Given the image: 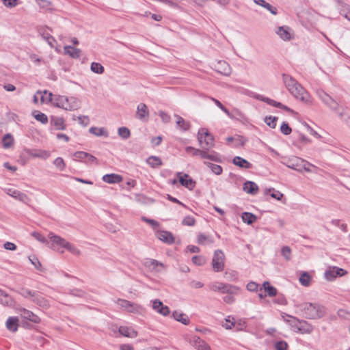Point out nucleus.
Masks as SVG:
<instances>
[{
  "label": "nucleus",
  "instance_id": "obj_1",
  "mask_svg": "<svg viewBox=\"0 0 350 350\" xmlns=\"http://www.w3.org/2000/svg\"><path fill=\"white\" fill-rule=\"evenodd\" d=\"M304 316L308 319H319L325 314L324 306L316 303L305 302L298 306Z\"/></svg>",
  "mask_w": 350,
  "mask_h": 350
},
{
  "label": "nucleus",
  "instance_id": "obj_2",
  "mask_svg": "<svg viewBox=\"0 0 350 350\" xmlns=\"http://www.w3.org/2000/svg\"><path fill=\"white\" fill-rule=\"evenodd\" d=\"M52 103L54 106L66 111H74L80 107V102L75 97L54 95Z\"/></svg>",
  "mask_w": 350,
  "mask_h": 350
},
{
  "label": "nucleus",
  "instance_id": "obj_3",
  "mask_svg": "<svg viewBox=\"0 0 350 350\" xmlns=\"http://www.w3.org/2000/svg\"><path fill=\"white\" fill-rule=\"evenodd\" d=\"M291 320L289 321V325L294 332L301 334H310L314 330V327L305 320H300L295 317H290Z\"/></svg>",
  "mask_w": 350,
  "mask_h": 350
},
{
  "label": "nucleus",
  "instance_id": "obj_4",
  "mask_svg": "<svg viewBox=\"0 0 350 350\" xmlns=\"http://www.w3.org/2000/svg\"><path fill=\"white\" fill-rule=\"evenodd\" d=\"M208 287L213 291L230 295H237L240 291V288L238 286L219 282H214L210 284Z\"/></svg>",
  "mask_w": 350,
  "mask_h": 350
},
{
  "label": "nucleus",
  "instance_id": "obj_5",
  "mask_svg": "<svg viewBox=\"0 0 350 350\" xmlns=\"http://www.w3.org/2000/svg\"><path fill=\"white\" fill-rule=\"evenodd\" d=\"M198 139L204 150H209V148L214 146V138L206 129H202L199 131Z\"/></svg>",
  "mask_w": 350,
  "mask_h": 350
},
{
  "label": "nucleus",
  "instance_id": "obj_6",
  "mask_svg": "<svg viewBox=\"0 0 350 350\" xmlns=\"http://www.w3.org/2000/svg\"><path fill=\"white\" fill-rule=\"evenodd\" d=\"M224 260L225 256L224 252L221 250H215L212 259L213 269L215 272L223 271L224 268Z\"/></svg>",
  "mask_w": 350,
  "mask_h": 350
},
{
  "label": "nucleus",
  "instance_id": "obj_7",
  "mask_svg": "<svg viewBox=\"0 0 350 350\" xmlns=\"http://www.w3.org/2000/svg\"><path fill=\"white\" fill-rule=\"evenodd\" d=\"M211 68L218 73L225 76H229L231 74V68L230 65L223 60L212 62Z\"/></svg>",
  "mask_w": 350,
  "mask_h": 350
},
{
  "label": "nucleus",
  "instance_id": "obj_8",
  "mask_svg": "<svg viewBox=\"0 0 350 350\" xmlns=\"http://www.w3.org/2000/svg\"><path fill=\"white\" fill-rule=\"evenodd\" d=\"M319 98L321 101L326 105L328 107L334 111H337L338 109V103L334 100L329 94L323 90H318L317 92Z\"/></svg>",
  "mask_w": 350,
  "mask_h": 350
},
{
  "label": "nucleus",
  "instance_id": "obj_9",
  "mask_svg": "<svg viewBox=\"0 0 350 350\" xmlns=\"http://www.w3.org/2000/svg\"><path fill=\"white\" fill-rule=\"evenodd\" d=\"M75 160L83 161L88 165L90 164H98V159L92 154L83 151H77L74 153Z\"/></svg>",
  "mask_w": 350,
  "mask_h": 350
},
{
  "label": "nucleus",
  "instance_id": "obj_10",
  "mask_svg": "<svg viewBox=\"0 0 350 350\" xmlns=\"http://www.w3.org/2000/svg\"><path fill=\"white\" fill-rule=\"evenodd\" d=\"M291 94L297 99L305 103H310L309 96L306 90L299 84V87L295 86L289 91Z\"/></svg>",
  "mask_w": 350,
  "mask_h": 350
},
{
  "label": "nucleus",
  "instance_id": "obj_11",
  "mask_svg": "<svg viewBox=\"0 0 350 350\" xmlns=\"http://www.w3.org/2000/svg\"><path fill=\"white\" fill-rule=\"evenodd\" d=\"M347 271L342 268L337 267H329L324 273L325 278L329 281L333 280L338 276H343Z\"/></svg>",
  "mask_w": 350,
  "mask_h": 350
},
{
  "label": "nucleus",
  "instance_id": "obj_12",
  "mask_svg": "<svg viewBox=\"0 0 350 350\" xmlns=\"http://www.w3.org/2000/svg\"><path fill=\"white\" fill-rule=\"evenodd\" d=\"M189 342L197 350H211L210 346L199 336H192L190 338Z\"/></svg>",
  "mask_w": 350,
  "mask_h": 350
},
{
  "label": "nucleus",
  "instance_id": "obj_13",
  "mask_svg": "<svg viewBox=\"0 0 350 350\" xmlns=\"http://www.w3.org/2000/svg\"><path fill=\"white\" fill-rule=\"evenodd\" d=\"M177 176L179 178V183L183 186L190 190H192L194 188L196 182L192 178H189L188 174H185L184 176H181V172H178Z\"/></svg>",
  "mask_w": 350,
  "mask_h": 350
},
{
  "label": "nucleus",
  "instance_id": "obj_14",
  "mask_svg": "<svg viewBox=\"0 0 350 350\" xmlns=\"http://www.w3.org/2000/svg\"><path fill=\"white\" fill-rule=\"evenodd\" d=\"M5 191L8 195L12 196V198H14L16 200L21 201L23 202H26L28 200V197L25 193H22L20 191L16 190L15 189H13V188L5 189Z\"/></svg>",
  "mask_w": 350,
  "mask_h": 350
},
{
  "label": "nucleus",
  "instance_id": "obj_15",
  "mask_svg": "<svg viewBox=\"0 0 350 350\" xmlns=\"http://www.w3.org/2000/svg\"><path fill=\"white\" fill-rule=\"evenodd\" d=\"M136 116L141 120H147L149 117V111L146 104L140 103L137 105Z\"/></svg>",
  "mask_w": 350,
  "mask_h": 350
},
{
  "label": "nucleus",
  "instance_id": "obj_16",
  "mask_svg": "<svg viewBox=\"0 0 350 350\" xmlns=\"http://www.w3.org/2000/svg\"><path fill=\"white\" fill-rule=\"evenodd\" d=\"M157 237L159 240L167 244H172L174 242V237L169 231L161 230L157 232Z\"/></svg>",
  "mask_w": 350,
  "mask_h": 350
},
{
  "label": "nucleus",
  "instance_id": "obj_17",
  "mask_svg": "<svg viewBox=\"0 0 350 350\" xmlns=\"http://www.w3.org/2000/svg\"><path fill=\"white\" fill-rule=\"evenodd\" d=\"M152 308L154 310L163 316H167L170 312L169 308L166 306H164L163 303L159 299H155L153 301Z\"/></svg>",
  "mask_w": 350,
  "mask_h": 350
},
{
  "label": "nucleus",
  "instance_id": "obj_18",
  "mask_svg": "<svg viewBox=\"0 0 350 350\" xmlns=\"http://www.w3.org/2000/svg\"><path fill=\"white\" fill-rule=\"evenodd\" d=\"M0 304L5 306L13 307L15 302L10 295L0 289Z\"/></svg>",
  "mask_w": 350,
  "mask_h": 350
},
{
  "label": "nucleus",
  "instance_id": "obj_19",
  "mask_svg": "<svg viewBox=\"0 0 350 350\" xmlns=\"http://www.w3.org/2000/svg\"><path fill=\"white\" fill-rule=\"evenodd\" d=\"M47 29L51 31V29L48 27H42L38 29V32L42 38L47 42L49 45H50L51 47H53V42H55V40L49 33L47 32Z\"/></svg>",
  "mask_w": 350,
  "mask_h": 350
},
{
  "label": "nucleus",
  "instance_id": "obj_20",
  "mask_svg": "<svg viewBox=\"0 0 350 350\" xmlns=\"http://www.w3.org/2000/svg\"><path fill=\"white\" fill-rule=\"evenodd\" d=\"M282 79L286 88L288 91L291 90L295 86L299 87V83L294 78L288 75L283 74Z\"/></svg>",
  "mask_w": 350,
  "mask_h": 350
},
{
  "label": "nucleus",
  "instance_id": "obj_21",
  "mask_svg": "<svg viewBox=\"0 0 350 350\" xmlns=\"http://www.w3.org/2000/svg\"><path fill=\"white\" fill-rule=\"evenodd\" d=\"M6 328L12 332H16L18 327V319L16 317H10L5 323Z\"/></svg>",
  "mask_w": 350,
  "mask_h": 350
},
{
  "label": "nucleus",
  "instance_id": "obj_22",
  "mask_svg": "<svg viewBox=\"0 0 350 350\" xmlns=\"http://www.w3.org/2000/svg\"><path fill=\"white\" fill-rule=\"evenodd\" d=\"M243 189L247 193L256 195L258 191V185L253 181H246L243 184Z\"/></svg>",
  "mask_w": 350,
  "mask_h": 350
},
{
  "label": "nucleus",
  "instance_id": "obj_23",
  "mask_svg": "<svg viewBox=\"0 0 350 350\" xmlns=\"http://www.w3.org/2000/svg\"><path fill=\"white\" fill-rule=\"evenodd\" d=\"M232 163L234 165L244 169H250L252 166V163H250L246 159L239 156L234 157Z\"/></svg>",
  "mask_w": 350,
  "mask_h": 350
},
{
  "label": "nucleus",
  "instance_id": "obj_24",
  "mask_svg": "<svg viewBox=\"0 0 350 350\" xmlns=\"http://www.w3.org/2000/svg\"><path fill=\"white\" fill-rule=\"evenodd\" d=\"M103 180L109 184L118 183L122 180V177L116 174H105L103 176Z\"/></svg>",
  "mask_w": 350,
  "mask_h": 350
},
{
  "label": "nucleus",
  "instance_id": "obj_25",
  "mask_svg": "<svg viewBox=\"0 0 350 350\" xmlns=\"http://www.w3.org/2000/svg\"><path fill=\"white\" fill-rule=\"evenodd\" d=\"M276 33L283 40H289L291 38L289 28L286 26L279 27L276 31Z\"/></svg>",
  "mask_w": 350,
  "mask_h": 350
},
{
  "label": "nucleus",
  "instance_id": "obj_26",
  "mask_svg": "<svg viewBox=\"0 0 350 350\" xmlns=\"http://www.w3.org/2000/svg\"><path fill=\"white\" fill-rule=\"evenodd\" d=\"M65 54L70 55L72 58H79L81 55V50L71 46H65L64 47Z\"/></svg>",
  "mask_w": 350,
  "mask_h": 350
},
{
  "label": "nucleus",
  "instance_id": "obj_27",
  "mask_svg": "<svg viewBox=\"0 0 350 350\" xmlns=\"http://www.w3.org/2000/svg\"><path fill=\"white\" fill-rule=\"evenodd\" d=\"M119 332L121 335L129 338H135L137 336V332L134 329L126 326L120 327Z\"/></svg>",
  "mask_w": 350,
  "mask_h": 350
},
{
  "label": "nucleus",
  "instance_id": "obj_28",
  "mask_svg": "<svg viewBox=\"0 0 350 350\" xmlns=\"http://www.w3.org/2000/svg\"><path fill=\"white\" fill-rule=\"evenodd\" d=\"M21 315L24 319H27V320H29L31 322H33L35 323H38L40 322V317L38 316H37L36 314H33L30 310L23 309L22 311Z\"/></svg>",
  "mask_w": 350,
  "mask_h": 350
},
{
  "label": "nucleus",
  "instance_id": "obj_29",
  "mask_svg": "<svg viewBox=\"0 0 350 350\" xmlns=\"http://www.w3.org/2000/svg\"><path fill=\"white\" fill-rule=\"evenodd\" d=\"M144 265L146 267L152 268L153 270L157 271H159V269H157L158 267H160L162 269L165 268V265L162 262L152 258L146 259L144 262Z\"/></svg>",
  "mask_w": 350,
  "mask_h": 350
},
{
  "label": "nucleus",
  "instance_id": "obj_30",
  "mask_svg": "<svg viewBox=\"0 0 350 350\" xmlns=\"http://www.w3.org/2000/svg\"><path fill=\"white\" fill-rule=\"evenodd\" d=\"M49 239L53 242V244H56L64 248L66 245L68 243V241H66L64 239L54 234L53 232H50L49 234Z\"/></svg>",
  "mask_w": 350,
  "mask_h": 350
},
{
  "label": "nucleus",
  "instance_id": "obj_31",
  "mask_svg": "<svg viewBox=\"0 0 350 350\" xmlns=\"http://www.w3.org/2000/svg\"><path fill=\"white\" fill-rule=\"evenodd\" d=\"M202 159H209L215 162L221 161V157L217 152L215 151L208 152V150H204V152H202Z\"/></svg>",
  "mask_w": 350,
  "mask_h": 350
},
{
  "label": "nucleus",
  "instance_id": "obj_32",
  "mask_svg": "<svg viewBox=\"0 0 350 350\" xmlns=\"http://www.w3.org/2000/svg\"><path fill=\"white\" fill-rule=\"evenodd\" d=\"M174 116L176 118V125L178 128L183 131H187L189 129L191 124L189 122L185 120V119L179 115L175 114Z\"/></svg>",
  "mask_w": 350,
  "mask_h": 350
},
{
  "label": "nucleus",
  "instance_id": "obj_33",
  "mask_svg": "<svg viewBox=\"0 0 350 350\" xmlns=\"http://www.w3.org/2000/svg\"><path fill=\"white\" fill-rule=\"evenodd\" d=\"M118 304L121 306V308H124L127 312H133L135 310L134 304L128 300L119 299L118 300Z\"/></svg>",
  "mask_w": 350,
  "mask_h": 350
},
{
  "label": "nucleus",
  "instance_id": "obj_34",
  "mask_svg": "<svg viewBox=\"0 0 350 350\" xmlns=\"http://www.w3.org/2000/svg\"><path fill=\"white\" fill-rule=\"evenodd\" d=\"M51 122L54 125L55 129L57 130H65L66 124L64 123V120L61 117H51Z\"/></svg>",
  "mask_w": 350,
  "mask_h": 350
},
{
  "label": "nucleus",
  "instance_id": "obj_35",
  "mask_svg": "<svg viewBox=\"0 0 350 350\" xmlns=\"http://www.w3.org/2000/svg\"><path fill=\"white\" fill-rule=\"evenodd\" d=\"M28 152L29 155L35 158L46 159L50 156L49 152L44 150H30Z\"/></svg>",
  "mask_w": 350,
  "mask_h": 350
},
{
  "label": "nucleus",
  "instance_id": "obj_36",
  "mask_svg": "<svg viewBox=\"0 0 350 350\" xmlns=\"http://www.w3.org/2000/svg\"><path fill=\"white\" fill-rule=\"evenodd\" d=\"M172 317L175 320L182 323L184 325L189 324V322H190L189 319L188 318V317L186 314H185L182 312H180L178 311H174L172 313Z\"/></svg>",
  "mask_w": 350,
  "mask_h": 350
},
{
  "label": "nucleus",
  "instance_id": "obj_37",
  "mask_svg": "<svg viewBox=\"0 0 350 350\" xmlns=\"http://www.w3.org/2000/svg\"><path fill=\"white\" fill-rule=\"evenodd\" d=\"M33 301L44 308H47L49 306V301L38 293L36 294V296L33 299Z\"/></svg>",
  "mask_w": 350,
  "mask_h": 350
},
{
  "label": "nucleus",
  "instance_id": "obj_38",
  "mask_svg": "<svg viewBox=\"0 0 350 350\" xmlns=\"http://www.w3.org/2000/svg\"><path fill=\"white\" fill-rule=\"evenodd\" d=\"M262 288L267 293V295L269 297H274L277 295V289L274 286H271L267 281L263 282Z\"/></svg>",
  "mask_w": 350,
  "mask_h": 350
},
{
  "label": "nucleus",
  "instance_id": "obj_39",
  "mask_svg": "<svg viewBox=\"0 0 350 350\" xmlns=\"http://www.w3.org/2000/svg\"><path fill=\"white\" fill-rule=\"evenodd\" d=\"M37 94H40V100L42 103H52L54 95L46 90L43 92L38 91Z\"/></svg>",
  "mask_w": 350,
  "mask_h": 350
},
{
  "label": "nucleus",
  "instance_id": "obj_40",
  "mask_svg": "<svg viewBox=\"0 0 350 350\" xmlns=\"http://www.w3.org/2000/svg\"><path fill=\"white\" fill-rule=\"evenodd\" d=\"M241 219L244 223L250 225L256 220L257 217L253 213L244 212L242 213Z\"/></svg>",
  "mask_w": 350,
  "mask_h": 350
},
{
  "label": "nucleus",
  "instance_id": "obj_41",
  "mask_svg": "<svg viewBox=\"0 0 350 350\" xmlns=\"http://www.w3.org/2000/svg\"><path fill=\"white\" fill-rule=\"evenodd\" d=\"M147 163L152 167H157L162 165L161 159L156 156H150L146 160Z\"/></svg>",
  "mask_w": 350,
  "mask_h": 350
},
{
  "label": "nucleus",
  "instance_id": "obj_42",
  "mask_svg": "<svg viewBox=\"0 0 350 350\" xmlns=\"http://www.w3.org/2000/svg\"><path fill=\"white\" fill-rule=\"evenodd\" d=\"M311 276L308 273L304 271L301 273L299 281L304 286H309L311 281Z\"/></svg>",
  "mask_w": 350,
  "mask_h": 350
},
{
  "label": "nucleus",
  "instance_id": "obj_43",
  "mask_svg": "<svg viewBox=\"0 0 350 350\" xmlns=\"http://www.w3.org/2000/svg\"><path fill=\"white\" fill-rule=\"evenodd\" d=\"M204 165L208 166L211 170L213 173H214L215 174H216V175L221 174V173L223 172V169L221 165L214 164V163H210L208 161H204Z\"/></svg>",
  "mask_w": 350,
  "mask_h": 350
},
{
  "label": "nucleus",
  "instance_id": "obj_44",
  "mask_svg": "<svg viewBox=\"0 0 350 350\" xmlns=\"http://www.w3.org/2000/svg\"><path fill=\"white\" fill-rule=\"evenodd\" d=\"M18 293L25 298H28L33 301V299L37 293L28 288H23L18 291Z\"/></svg>",
  "mask_w": 350,
  "mask_h": 350
},
{
  "label": "nucleus",
  "instance_id": "obj_45",
  "mask_svg": "<svg viewBox=\"0 0 350 350\" xmlns=\"http://www.w3.org/2000/svg\"><path fill=\"white\" fill-rule=\"evenodd\" d=\"M213 239L209 236L200 233L198 236V243L201 245L210 244L213 243Z\"/></svg>",
  "mask_w": 350,
  "mask_h": 350
},
{
  "label": "nucleus",
  "instance_id": "obj_46",
  "mask_svg": "<svg viewBox=\"0 0 350 350\" xmlns=\"http://www.w3.org/2000/svg\"><path fill=\"white\" fill-rule=\"evenodd\" d=\"M89 132L96 136L104 135L105 137H108V133L104 128H97L92 126L89 129Z\"/></svg>",
  "mask_w": 350,
  "mask_h": 350
},
{
  "label": "nucleus",
  "instance_id": "obj_47",
  "mask_svg": "<svg viewBox=\"0 0 350 350\" xmlns=\"http://www.w3.org/2000/svg\"><path fill=\"white\" fill-rule=\"evenodd\" d=\"M33 116L36 120L42 122V124H46L48 122L47 116L39 111H35L33 113Z\"/></svg>",
  "mask_w": 350,
  "mask_h": 350
},
{
  "label": "nucleus",
  "instance_id": "obj_48",
  "mask_svg": "<svg viewBox=\"0 0 350 350\" xmlns=\"http://www.w3.org/2000/svg\"><path fill=\"white\" fill-rule=\"evenodd\" d=\"M91 70L96 74H103L105 71L104 67L100 64L97 62H92L90 66Z\"/></svg>",
  "mask_w": 350,
  "mask_h": 350
},
{
  "label": "nucleus",
  "instance_id": "obj_49",
  "mask_svg": "<svg viewBox=\"0 0 350 350\" xmlns=\"http://www.w3.org/2000/svg\"><path fill=\"white\" fill-rule=\"evenodd\" d=\"M186 152L189 154H191L193 156H200L202 159V152H204V149L202 150L197 149L191 146H187L185 149Z\"/></svg>",
  "mask_w": 350,
  "mask_h": 350
},
{
  "label": "nucleus",
  "instance_id": "obj_50",
  "mask_svg": "<svg viewBox=\"0 0 350 350\" xmlns=\"http://www.w3.org/2000/svg\"><path fill=\"white\" fill-rule=\"evenodd\" d=\"M13 142L14 139L10 133L5 134L2 139L3 146L5 148L10 147Z\"/></svg>",
  "mask_w": 350,
  "mask_h": 350
},
{
  "label": "nucleus",
  "instance_id": "obj_51",
  "mask_svg": "<svg viewBox=\"0 0 350 350\" xmlns=\"http://www.w3.org/2000/svg\"><path fill=\"white\" fill-rule=\"evenodd\" d=\"M277 117L273 116H266L265 118V122L271 128L275 129L277 125V121H278Z\"/></svg>",
  "mask_w": 350,
  "mask_h": 350
},
{
  "label": "nucleus",
  "instance_id": "obj_52",
  "mask_svg": "<svg viewBox=\"0 0 350 350\" xmlns=\"http://www.w3.org/2000/svg\"><path fill=\"white\" fill-rule=\"evenodd\" d=\"M118 135L124 139H128L131 135L129 129L126 127H120L118 131Z\"/></svg>",
  "mask_w": 350,
  "mask_h": 350
},
{
  "label": "nucleus",
  "instance_id": "obj_53",
  "mask_svg": "<svg viewBox=\"0 0 350 350\" xmlns=\"http://www.w3.org/2000/svg\"><path fill=\"white\" fill-rule=\"evenodd\" d=\"M281 253L286 260L291 259V250L288 246H283L281 250Z\"/></svg>",
  "mask_w": 350,
  "mask_h": 350
},
{
  "label": "nucleus",
  "instance_id": "obj_54",
  "mask_svg": "<svg viewBox=\"0 0 350 350\" xmlns=\"http://www.w3.org/2000/svg\"><path fill=\"white\" fill-rule=\"evenodd\" d=\"M53 164L60 171H63L65 168V163H64V159L62 157L56 158L53 161Z\"/></svg>",
  "mask_w": 350,
  "mask_h": 350
},
{
  "label": "nucleus",
  "instance_id": "obj_55",
  "mask_svg": "<svg viewBox=\"0 0 350 350\" xmlns=\"http://www.w3.org/2000/svg\"><path fill=\"white\" fill-rule=\"evenodd\" d=\"M196 224V219L191 216H186L182 221L183 226H193Z\"/></svg>",
  "mask_w": 350,
  "mask_h": 350
},
{
  "label": "nucleus",
  "instance_id": "obj_56",
  "mask_svg": "<svg viewBox=\"0 0 350 350\" xmlns=\"http://www.w3.org/2000/svg\"><path fill=\"white\" fill-rule=\"evenodd\" d=\"M29 259L36 269L42 271V265L38 258H36L35 256H29Z\"/></svg>",
  "mask_w": 350,
  "mask_h": 350
},
{
  "label": "nucleus",
  "instance_id": "obj_57",
  "mask_svg": "<svg viewBox=\"0 0 350 350\" xmlns=\"http://www.w3.org/2000/svg\"><path fill=\"white\" fill-rule=\"evenodd\" d=\"M280 131L284 135H288L291 134V133L292 132V129L287 123L284 122L280 126Z\"/></svg>",
  "mask_w": 350,
  "mask_h": 350
},
{
  "label": "nucleus",
  "instance_id": "obj_58",
  "mask_svg": "<svg viewBox=\"0 0 350 350\" xmlns=\"http://www.w3.org/2000/svg\"><path fill=\"white\" fill-rule=\"evenodd\" d=\"M3 5L10 8L16 7L19 3V0H2Z\"/></svg>",
  "mask_w": 350,
  "mask_h": 350
},
{
  "label": "nucleus",
  "instance_id": "obj_59",
  "mask_svg": "<svg viewBox=\"0 0 350 350\" xmlns=\"http://www.w3.org/2000/svg\"><path fill=\"white\" fill-rule=\"evenodd\" d=\"M192 262L196 265H202L205 263V259L201 256H194L192 257Z\"/></svg>",
  "mask_w": 350,
  "mask_h": 350
},
{
  "label": "nucleus",
  "instance_id": "obj_60",
  "mask_svg": "<svg viewBox=\"0 0 350 350\" xmlns=\"http://www.w3.org/2000/svg\"><path fill=\"white\" fill-rule=\"evenodd\" d=\"M159 116L161 118V120H162L163 123H165V124L168 123L171 120L170 116L169 114H167V113H165V111H159Z\"/></svg>",
  "mask_w": 350,
  "mask_h": 350
},
{
  "label": "nucleus",
  "instance_id": "obj_61",
  "mask_svg": "<svg viewBox=\"0 0 350 350\" xmlns=\"http://www.w3.org/2000/svg\"><path fill=\"white\" fill-rule=\"evenodd\" d=\"M275 347L276 350H286L288 344L286 342L283 340L278 341L275 343Z\"/></svg>",
  "mask_w": 350,
  "mask_h": 350
},
{
  "label": "nucleus",
  "instance_id": "obj_62",
  "mask_svg": "<svg viewBox=\"0 0 350 350\" xmlns=\"http://www.w3.org/2000/svg\"><path fill=\"white\" fill-rule=\"evenodd\" d=\"M31 235L38 241L44 243H48L46 239L38 232H33Z\"/></svg>",
  "mask_w": 350,
  "mask_h": 350
},
{
  "label": "nucleus",
  "instance_id": "obj_63",
  "mask_svg": "<svg viewBox=\"0 0 350 350\" xmlns=\"http://www.w3.org/2000/svg\"><path fill=\"white\" fill-rule=\"evenodd\" d=\"M40 8L45 9H51V3L47 0H36Z\"/></svg>",
  "mask_w": 350,
  "mask_h": 350
},
{
  "label": "nucleus",
  "instance_id": "obj_64",
  "mask_svg": "<svg viewBox=\"0 0 350 350\" xmlns=\"http://www.w3.org/2000/svg\"><path fill=\"white\" fill-rule=\"evenodd\" d=\"M77 118H78L79 122L84 126H86L89 124L90 120H89L88 117L86 116H79Z\"/></svg>",
  "mask_w": 350,
  "mask_h": 350
}]
</instances>
